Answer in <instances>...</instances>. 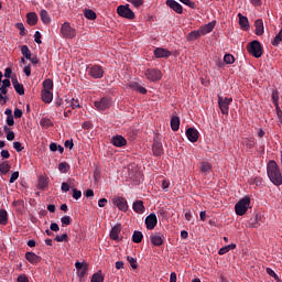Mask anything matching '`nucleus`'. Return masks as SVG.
Wrapping results in <instances>:
<instances>
[{
    "label": "nucleus",
    "instance_id": "obj_1",
    "mask_svg": "<svg viewBox=\"0 0 282 282\" xmlns=\"http://www.w3.org/2000/svg\"><path fill=\"white\" fill-rule=\"evenodd\" d=\"M248 208H250V196H245L235 205L236 215L243 217L248 213Z\"/></svg>",
    "mask_w": 282,
    "mask_h": 282
},
{
    "label": "nucleus",
    "instance_id": "obj_2",
    "mask_svg": "<svg viewBox=\"0 0 282 282\" xmlns=\"http://www.w3.org/2000/svg\"><path fill=\"white\" fill-rule=\"evenodd\" d=\"M248 52L254 58H261V56H263V48L261 47V42L254 40L251 43H249Z\"/></svg>",
    "mask_w": 282,
    "mask_h": 282
},
{
    "label": "nucleus",
    "instance_id": "obj_3",
    "mask_svg": "<svg viewBox=\"0 0 282 282\" xmlns=\"http://www.w3.org/2000/svg\"><path fill=\"white\" fill-rule=\"evenodd\" d=\"M88 76L95 78L96 80L102 78L105 76V68L100 65H89L87 66Z\"/></svg>",
    "mask_w": 282,
    "mask_h": 282
},
{
    "label": "nucleus",
    "instance_id": "obj_4",
    "mask_svg": "<svg viewBox=\"0 0 282 282\" xmlns=\"http://www.w3.org/2000/svg\"><path fill=\"white\" fill-rule=\"evenodd\" d=\"M63 39H74L76 36V29L72 28L69 22H64L61 28Z\"/></svg>",
    "mask_w": 282,
    "mask_h": 282
},
{
    "label": "nucleus",
    "instance_id": "obj_5",
    "mask_svg": "<svg viewBox=\"0 0 282 282\" xmlns=\"http://www.w3.org/2000/svg\"><path fill=\"white\" fill-rule=\"evenodd\" d=\"M144 76L148 80L155 83L162 78V70L158 68H148L144 72Z\"/></svg>",
    "mask_w": 282,
    "mask_h": 282
},
{
    "label": "nucleus",
    "instance_id": "obj_6",
    "mask_svg": "<svg viewBox=\"0 0 282 282\" xmlns=\"http://www.w3.org/2000/svg\"><path fill=\"white\" fill-rule=\"evenodd\" d=\"M230 102H232V98L218 96V107L224 116H228V111H230Z\"/></svg>",
    "mask_w": 282,
    "mask_h": 282
},
{
    "label": "nucleus",
    "instance_id": "obj_7",
    "mask_svg": "<svg viewBox=\"0 0 282 282\" xmlns=\"http://www.w3.org/2000/svg\"><path fill=\"white\" fill-rule=\"evenodd\" d=\"M111 97H102L100 100H96L94 102L97 111H106V109H109L111 107Z\"/></svg>",
    "mask_w": 282,
    "mask_h": 282
},
{
    "label": "nucleus",
    "instance_id": "obj_8",
    "mask_svg": "<svg viewBox=\"0 0 282 282\" xmlns=\"http://www.w3.org/2000/svg\"><path fill=\"white\" fill-rule=\"evenodd\" d=\"M115 206H117L118 210L121 213H127L129 210V204L127 203V198L122 196H117L112 199Z\"/></svg>",
    "mask_w": 282,
    "mask_h": 282
},
{
    "label": "nucleus",
    "instance_id": "obj_9",
    "mask_svg": "<svg viewBox=\"0 0 282 282\" xmlns=\"http://www.w3.org/2000/svg\"><path fill=\"white\" fill-rule=\"evenodd\" d=\"M117 13L123 19H135V13H133V11L127 6H119L117 8Z\"/></svg>",
    "mask_w": 282,
    "mask_h": 282
},
{
    "label": "nucleus",
    "instance_id": "obj_10",
    "mask_svg": "<svg viewBox=\"0 0 282 282\" xmlns=\"http://www.w3.org/2000/svg\"><path fill=\"white\" fill-rule=\"evenodd\" d=\"M145 226L148 230H153L158 226V216L155 213H151L145 217Z\"/></svg>",
    "mask_w": 282,
    "mask_h": 282
},
{
    "label": "nucleus",
    "instance_id": "obj_11",
    "mask_svg": "<svg viewBox=\"0 0 282 282\" xmlns=\"http://www.w3.org/2000/svg\"><path fill=\"white\" fill-rule=\"evenodd\" d=\"M165 6H167V8H171V10L176 12V14H183L184 12V8L182 7V4H180V2L175 0H166Z\"/></svg>",
    "mask_w": 282,
    "mask_h": 282
},
{
    "label": "nucleus",
    "instance_id": "obj_12",
    "mask_svg": "<svg viewBox=\"0 0 282 282\" xmlns=\"http://www.w3.org/2000/svg\"><path fill=\"white\" fill-rule=\"evenodd\" d=\"M152 153L155 158H162L164 155V147H162V142L154 140L152 145Z\"/></svg>",
    "mask_w": 282,
    "mask_h": 282
},
{
    "label": "nucleus",
    "instance_id": "obj_13",
    "mask_svg": "<svg viewBox=\"0 0 282 282\" xmlns=\"http://www.w3.org/2000/svg\"><path fill=\"white\" fill-rule=\"evenodd\" d=\"M187 140H189V142H197L199 140V131H197V129L195 128H188L185 132Z\"/></svg>",
    "mask_w": 282,
    "mask_h": 282
},
{
    "label": "nucleus",
    "instance_id": "obj_14",
    "mask_svg": "<svg viewBox=\"0 0 282 282\" xmlns=\"http://www.w3.org/2000/svg\"><path fill=\"white\" fill-rule=\"evenodd\" d=\"M75 268L77 270V274H78L79 279L87 276V272L89 270V268L87 267V263L76 262Z\"/></svg>",
    "mask_w": 282,
    "mask_h": 282
},
{
    "label": "nucleus",
    "instance_id": "obj_15",
    "mask_svg": "<svg viewBox=\"0 0 282 282\" xmlns=\"http://www.w3.org/2000/svg\"><path fill=\"white\" fill-rule=\"evenodd\" d=\"M150 241L152 245L160 248V246H164V235L162 234H152L150 236Z\"/></svg>",
    "mask_w": 282,
    "mask_h": 282
},
{
    "label": "nucleus",
    "instance_id": "obj_16",
    "mask_svg": "<svg viewBox=\"0 0 282 282\" xmlns=\"http://www.w3.org/2000/svg\"><path fill=\"white\" fill-rule=\"evenodd\" d=\"M120 232H122V225H115L110 230V239H112V241H118V239H120Z\"/></svg>",
    "mask_w": 282,
    "mask_h": 282
},
{
    "label": "nucleus",
    "instance_id": "obj_17",
    "mask_svg": "<svg viewBox=\"0 0 282 282\" xmlns=\"http://www.w3.org/2000/svg\"><path fill=\"white\" fill-rule=\"evenodd\" d=\"M11 82L17 94H19V96H23L25 94V88L23 87V84L19 83L17 76L12 77Z\"/></svg>",
    "mask_w": 282,
    "mask_h": 282
},
{
    "label": "nucleus",
    "instance_id": "obj_18",
    "mask_svg": "<svg viewBox=\"0 0 282 282\" xmlns=\"http://www.w3.org/2000/svg\"><path fill=\"white\" fill-rule=\"evenodd\" d=\"M111 144H113V147H118V148L127 147V139H124V137H122L120 134H117V135L112 137Z\"/></svg>",
    "mask_w": 282,
    "mask_h": 282
},
{
    "label": "nucleus",
    "instance_id": "obj_19",
    "mask_svg": "<svg viewBox=\"0 0 282 282\" xmlns=\"http://www.w3.org/2000/svg\"><path fill=\"white\" fill-rule=\"evenodd\" d=\"M171 51L162 47H156L154 50V56L155 58H169L171 56Z\"/></svg>",
    "mask_w": 282,
    "mask_h": 282
},
{
    "label": "nucleus",
    "instance_id": "obj_20",
    "mask_svg": "<svg viewBox=\"0 0 282 282\" xmlns=\"http://www.w3.org/2000/svg\"><path fill=\"white\" fill-rule=\"evenodd\" d=\"M238 19H239V25L241 28V30H245L247 32V30H250V21L248 20V17L238 13Z\"/></svg>",
    "mask_w": 282,
    "mask_h": 282
},
{
    "label": "nucleus",
    "instance_id": "obj_21",
    "mask_svg": "<svg viewBox=\"0 0 282 282\" xmlns=\"http://www.w3.org/2000/svg\"><path fill=\"white\" fill-rule=\"evenodd\" d=\"M25 259L29 261V263L36 264L41 262V257H39L36 253L32 251H28L25 253Z\"/></svg>",
    "mask_w": 282,
    "mask_h": 282
},
{
    "label": "nucleus",
    "instance_id": "obj_22",
    "mask_svg": "<svg viewBox=\"0 0 282 282\" xmlns=\"http://www.w3.org/2000/svg\"><path fill=\"white\" fill-rule=\"evenodd\" d=\"M132 209L134 210V213H138V215H143L145 208H144V202L142 200H135L132 204Z\"/></svg>",
    "mask_w": 282,
    "mask_h": 282
},
{
    "label": "nucleus",
    "instance_id": "obj_23",
    "mask_svg": "<svg viewBox=\"0 0 282 282\" xmlns=\"http://www.w3.org/2000/svg\"><path fill=\"white\" fill-rule=\"evenodd\" d=\"M50 186V178L47 176H40L37 183L39 191H45Z\"/></svg>",
    "mask_w": 282,
    "mask_h": 282
},
{
    "label": "nucleus",
    "instance_id": "obj_24",
    "mask_svg": "<svg viewBox=\"0 0 282 282\" xmlns=\"http://www.w3.org/2000/svg\"><path fill=\"white\" fill-rule=\"evenodd\" d=\"M41 96L43 102H46L47 105H50V102L54 100V94L52 93V90H42Z\"/></svg>",
    "mask_w": 282,
    "mask_h": 282
},
{
    "label": "nucleus",
    "instance_id": "obj_25",
    "mask_svg": "<svg viewBox=\"0 0 282 282\" xmlns=\"http://www.w3.org/2000/svg\"><path fill=\"white\" fill-rule=\"evenodd\" d=\"M40 18L42 23H44L45 25H50V23H52V18H50V13L45 9H42L40 11Z\"/></svg>",
    "mask_w": 282,
    "mask_h": 282
},
{
    "label": "nucleus",
    "instance_id": "obj_26",
    "mask_svg": "<svg viewBox=\"0 0 282 282\" xmlns=\"http://www.w3.org/2000/svg\"><path fill=\"white\" fill-rule=\"evenodd\" d=\"M254 28H256L257 36H263V32H264L263 20L261 19L256 20Z\"/></svg>",
    "mask_w": 282,
    "mask_h": 282
},
{
    "label": "nucleus",
    "instance_id": "obj_27",
    "mask_svg": "<svg viewBox=\"0 0 282 282\" xmlns=\"http://www.w3.org/2000/svg\"><path fill=\"white\" fill-rule=\"evenodd\" d=\"M26 21L30 25H36L39 23V15L35 12H29L26 14Z\"/></svg>",
    "mask_w": 282,
    "mask_h": 282
},
{
    "label": "nucleus",
    "instance_id": "obj_28",
    "mask_svg": "<svg viewBox=\"0 0 282 282\" xmlns=\"http://www.w3.org/2000/svg\"><path fill=\"white\" fill-rule=\"evenodd\" d=\"M130 89H133V91H138L139 94H147V88L140 86V84L135 82H131L129 84Z\"/></svg>",
    "mask_w": 282,
    "mask_h": 282
},
{
    "label": "nucleus",
    "instance_id": "obj_29",
    "mask_svg": "<svg viewBox=\"0 0 282 282\" xmlns=\"http://www.w3.org/2000/svg\"><path fill=\"white\" fill-rule=\"evenodd\" d=\"M172 131H180V117L173 116L170 121Z\"/></svg>",
    "mask_w": 282,
    "mask_h": 282
},
{
    "label": "nucleus",
    "instance_id": "obj_30",
    "mask_svg": "<svg viewBox=\"0 0 282 282\" xmlns=\"http://www.w3.org/2000/svg\"><path fill=\"white\" fill-rule=\"evenodd\" d=\"M54 90V82L50 78L43 82V89L42 91H53Z\"/></svg>",
    "mask_w": 282,
    "mask_h": 282
},
{
    "label": "nucleus",
    "instance_id": "obj_31",
    "mask_svg": "<svg viewBox=\"0 0 282 282\" xmlns=\"http://www.w3.org/2000/svg\"><path fill=\"white\" fill-rule=\"evenodd\" d=\"M281 43H282V28L279 31V33L274 36V39L271 41V45H273V47H279Z\"/></svg>",
    "mask_w": 282,
    "mask_h": 282
},
{
    "label": "nucleus",
    "instance_id": "obj_32",
    "mask_svg": "<svg viewBox=\"0 0 282 282\" xmlns=\"http://www.w3.org/2000/svg\"><path fill=\"white\" fill-rule=\"evenodd\" d=\"M215 30V23L214 22H209L208 24H206L202 30H200V34L204 36L206 34H210V32Z\"/></svg>",
    "mask_w": 282,
    "mask_h": 282
},
{
    "label": "nucleus",
    "instance_id": "obj_33",
    "mask_svg": "<svg viewBox=\"0 0 282 282\" xmlns=\"http://www.w3.org/2000/svg\"><path fill=\"white\" fill-rule=\"evenodd\" d=\"M200 171H202V173H204V175H208L210 173V171H213V166L208 162H202Z\"/></svg>",
    "mask_w": 282,
    "mask_h": 282
},
{
    "label": "nucleus",
    "instance_id": "obj_34",
    "mask_svg": "<svg viewBox=\"0 0 282 282\" xmlns=\"http://www.w3.org/2000/svg\"><path fill=\"white\" fill-rule=\"evenodd\" d=\"M21 54L26 58V61L32 59V52L30 51V47L28 45L21 46Z\"/></svg>",
    "mask_w": 282,
    "mask_h": 282
},
{
    "label": "nucleus",
    "instance_id": "obj_35",
    "mask_svg": "<svg viewBox=\"0 0 282 282\" xmlns=\"http://www.w3.org/2000/svg\"><path fill=\"white\" fill-rule=\"evenodd\" d=\"M142 239H144V235H142V231L133 232V235H132L133 243H142Z\"/></svg>",
    "mask_w": 282,
    "mask_h": 282
},
{
    "label": "nucleus",
    "instance_id": "obj_36",
    "mask_svg": "<svg viewBox=\"0 0 282 282\" xmlns=\"http://www.w3.org/2000/svg\"><path fill=\"white\" fill-rule=\"evenodd\" d=\"M0 224L8 226V212L6 209H0Z\"/></svg>",
    "mask_w": 282,
    "mask_h": 282
},
{
    "label": "nucleus",
    "instance_id": "obj_37",
    "mask_svg": "<svg viewBox=\"0 0 282 282\" xmlns=\"http://www.w3.org/2000/svg\"><path fill=\"white\" fill-rule=\"evenodd\" d=\"M84 17L88 19L89 21H96V13L91 9H85L84 10Z\"/></svg>",
    "mask_w": 282,
    "mask_h": 282
},
{
    "label": "nucleus",
    "instance_id": "obj_38",
    "mask_svg": "<svg viewBox=\"0 0 282 282\" xmlns=\"http://www.w3.org/2000/svg\"><path fill=\"white\" fill-rule=\"evenodd\" d=\"M235 248H237V245L235 243L227 245L219 249L218 254H226L227 252H230V250H235Z\"/></svg>",
    "mask_w": 282,
    "mask_h": 282
},
{
    "label": "nucleus",
    "instance_id": "obj_39",
    "mask_svg": "<svg viewBox=\"0 0 282 282\" xmlns=\"http://www.w3.org/2000/svg\"><path fill=\"white\" fill-rule=\"evenodd\" d=\"M90 282H105V276L102 275L101 271L94 273Z\"/></svg>",
    "mask_w": 282,
    "mask_h": 282
},
{
    "label": "nucleus",
    "instance_id": "obj_40",
    "mask_svg": "<svg viewBox=\"0 0 282 282\" xmlns=\"http://www.w3.org/2000/svg\"><path fill=\"white\" fill-rule=\"evenodd\" d=\"M10 169H12V166L8 164V161L0 163V173H2L3 175H7V173H10Z\"/></svg>",
    "mask_w": 282,
    "mask_h": 282
},
{
    "label": "nucleus",
    "instance_id": "obj_41",
    "mask_svg": "<svg viewBox=\"0 0 282 282\" xmlns=\"http://www.w3.org/2000/svg\"><path fill=\"white\" fill-rule=\"evenodd\" d=\"M199 36H202V31H192L187 35V41H197V39H199Z\"/></svg>",
    "mask_w": 282,
    "mask_h": 282
},
{
    "label": "nucleus",
    "instance_id": "obj_42",
    "mask_svg": "<svg viewBox=\"0 0 282 282\" xmlns=\"http://www.w3.org/2000/svg\"><path fill=\"white\" fill-rule=\"evenodd\" d=\"M272 101H273V105H274L276 111H279V90L272 91Z\"/></svg>",
    "mask_w": 282,
    "mask_h": 282
},
{
    "label": "nucleus",
    "instance_id": "obj_43",
    "mask_svg": "<svg viewBox=\"0 0 282 282\" xmlns=\"http://www.w3.org/2000/svg\"><path fill=\"white\" fill-rule=\"evenodd\" d=\"M224 63H226V65H232V63H235V56L230 53L225 54Z\"/></svg>",
    "mask_w": 282,
    "mask_h": 282
},
{
    "label": "nucleus",
    "instance_id": "obj_44",
    "mask_svg": "<svg viewBox=\"0 0 282 282\" xmlns=\"http://www.w3.org/2000/svg\"><path fill=\"white\" fill-rule=\"evenodd\" d=\"M127 261L130 263L132 270H138V260L135 258L128 256Z\"/></svg>",
    "mask_w": 282,
    "mask_h": 282
},
{
    "label": "nucleus",
    "instance_id": "obj_45",
    "mask_svg": "<svg viewBox=\"0 0 282 282\" xmlns=\"http://www.w3.org/2000/svg\"><path fill=\"white\" fill-rule=\"evenodd\" d=\"M267 274H269V276H272L274 281L281 282V279L279 278V275L271 268H267Z\"/></svg>",
    "mask_w": 282,
    "mask_h": 282
},
{
    "label": "nucleus",
    "instance_id": "obj_46",
    "mask_svg": "<svg viewBox=\"0 0 282 282\" xmlns=\"http://www.w3.org/2000/svg\"><path fill=\"white\" fill-rule=\"evenodd\" d=\"M58 171L61 173H67L69 171V165L67 164V162L59 163Z\"/></svg>",
    "mask_w": 282,
    "mask_h": 282
},
{
    "label": "nucleus",
    "instance_id": "obj_47",
    "mask_svg": "<svg viewBox=\"0 0 282 282\" xmlns=\"http://www.w3.org/2000/svg\"><path fill=\"white\" fill-rule=\"evenodd\" d=\"M41 127H45L46 129H50V127H52V120L47 119V118H43L40 121Z\"/></svg>",
    "mask_w": 282,
    "mask_h": 282
},
{
    "label": "nucleus",
    "instance_id": "obj_48",
    "mask_svg": "<svg viewBox=\"0 0 282 282\" xmlns=\"http://www.w3.org/2000/svg\"><path fill=\"white\" fill-rule=\"evenodd\" d=\"M17 30L20 31V36H25V26L23 25V23L19 22L15 24Z\"/></svg>",
    "mask_w": 282,
    "mask_h": 282
},
{
    "label": "nucleus",
    "instance_id": "obj_49",
    "mask_svg": "<svg viewBox=\"0 0 282 282\" xmlns=\"http://www.w3.org/2000/svg\"><path fill=\"white\" fill-rule=\"evenodd\" d=\"M69 107L72 109H80V101H78V99H72L70 100V104H69Z\"/></svg>",
    "mask_w": 282,
    "mask_h": 282
},
{
    "label": "nucleus",
    "instance_id": "obj_50",
    "mask_svg": "<svg viewBox=\"0 0 282 282\" xmlns=\"http://www.w3.org/2000/svg\"><path fill=\"white\" fill-rule=\"evenodd\" d=\"M67 239H69L67 234H63L62 236H56L55 237V241H57L58 243H63V241H67Z\"/></svg>",
    "mask_w": 282,
    "mask_h": 282
},
{
    "label": "nucleus",
    "instance_id": "obj_51",
    "mask_svg": "<svg viewBox=\"0 0 282 282\" xmlns=\"http://www.w3.org/2000/svg\"><path fill=\"white\" fill-rule=\"evenodd\" d=\"M62 226H69L72 224V217L69 216H64L61 218Z\"/></svg>",
    "mask_w": 282,
    "mask_h": 282
},
{
    "label": "nucleus",
    "instance_id": "obj_52",
    "mask_svg": "<svg viewBox=\"0 0 282 282\" xmlns=\"http://www.w3.org/2000/svg\"><path fill=\"white\" fill-rule=\"evenodd\" d=\"M73 197L74 199H80V197H83V192L77 188H73Z\"/></svg>",
    "mask_w": 282,
    "mask_h": 282
},
{
    "label": "nucleus",
    "instance_id": "obj_53",
    "mask_svg": "<svg viewBox=\"0 0 282 282\" xmlns=\"http://www.w3.org/2000/svg\"><path fill=\"white\" fill-rule=\"evenodd\" d=\"M13 149H15L18 153H21V151L23 150V145L21 144V142L15 141L13 142Z\"/></svg>",
    "mask_w": 282,
    "mask_h": 282
},
{
    "label": "nucleus",
    "instance_id": "obj_54",
    "mask_svg": "<svg viewBox=\"0 0 282 282\" xmlns=\"http://www.w3.org/2000/svg\"><path fill=\"white\" fill-rule=\"evenodd\" d=\"M23 72H24L25 76H32V65L29 64V65L24 66Z\"/></svg>",
    "mask_w": 282,
    "mask_h": 282
},
{
    "label": "nucleus",
    "instance_id": "obj_55",
    "mask_svg": "<svg viewBox=\"0 0 282 282\" xmlns=\"http://www.w3.org/2000/svg\"><path fill=\"white\" fill-rule=\"evenodd\" d=\"M181 3H184V6H188V8L195 9V2L191 0H180Z\"/></svg>",
    "mask_w": 282,
    "mask_h": 282
},
{
    "label": "nucleus",
    "instance_id": "obj_56",
    "mask_svg": "<svg viewBox=\"0 0 282 282\" xmlns=\"http://www.w3.org/2000/svg\"><path fill=\"white\" fill-rule=\"evenodd\" d=\"M19 180V172H13L10 177V184H14Z\"/></svg>",
    "mask_w": 282,
    "mask_h": 282
},
{
    "label": "nucleus",
    "instance_id": "obj_57",
    "mask_svg": "<svg viewBox=\"0 0 282 282\" xmlns=\"http://www.w3.org/2000/svg\"><path fill=\"white\" fill-rule=\"evenodd\" d=\"M41 36H42L41 32L36 31L35 34H34V41H35V43H37V45H41V43H43L41 41Z\"/></svg>",
    "mask_w": 282,
    "mask_h": 282
},
{
    "label": "nucleus",
    "instance_id": "obj_58",
    "mask_svg": "<svg viewBox=\"0 0 282 282\" xmlns=\"http://www.w3.org/2000/svg\"><path fill=\"white\" fill-rule=\"evenodd\" d=\"M129 3H132V6H134V8H140V6H142V3H144L142 0H128Z\"/></svg>",
    "mask_w": 282,
    "mask_h": 282
},
{
    "label": "nucleus",
    "instance_id": "obj_59",
    "mask_svg": "<svg viewBox=\"0 0 282 282\" xmlns=\"http://www.w3.org/2000/svg\"><path fill=\"white\" fill-rule=\"evenodd\" d=\"M14 118H23V110L15 108L14 109Z\"/></svg>",
    "mask_w": 282,
    "mask_h": 282
},
{
    "label": "nucleus",
    "instance_id": "obj_60",
    "mask_svg": "<svg viewBox=\"0 0 282 282\" xmlns=\"http://www.w3.org/2000/svg\"><path fill=\"white\" fill-rule=\"evenodd\" d=\"M50 228L53 232H58V230H61V227H58V224L56 223H52Z\"/></svg>",
    "mask_w": 282,
    "mask_h": 282
},
{
    "label": "nucleus",
    "instance_id": "obj_61",
    "mask_svg": "<svg viewBox=\"0 0 282 282\" xmlns=\"http://www.w3.org/2000/svg\"><path fill=\"white\" fill-rule=\"evenodd\" d=\"M10 100L9 96H3L0 94V105H6Z\"/></svg>",
    "mask_w": 282,
    "mask_h": 282
},
{
    "label": "nucleus",
    "instance_id": "obj_62",
    "mask_svg": "<svg viewBox=\"0 0 282 282\" xmlns=\"http://www.w3.org/2000/svg\"><path fill=\"white\" fill-rule=\"evenodd\" d=\"M8 127H14V116L7 117Z\"/></svg>",
    "mask_w": 282,
    "mask_h": 282
},
{
    "label": "nucleus",
    "instance_id": "obj_63",
    "mask_svg": "<svg viewBox=\"0 0 282 282\" xmlns=\"http://www.w3.org/2000/svg\"><path fill=\"white\" fill-rule=\"evenodd\" d=\"M4 77H7V78H11L12 77V68L7 67L4 69Z\"/></svg>",
    "mask_w": 282,
    "mask_h": 282
},
{
    "label": "nucleus",
    "instance_id": "obj_64",
    "mask_svg": "<svg viewBox=\"0 0 282 282\" xmlns=\"http://www.w3.org/2000/svg\"><path fill=\"white\" fill-rule=\"evenodd\" d=\"M18 282H30V280L28 279V275H20L18 276Z\"/></svg>",
    "mask_w": 282,
    "mask_h": 282
}]
</instances>
